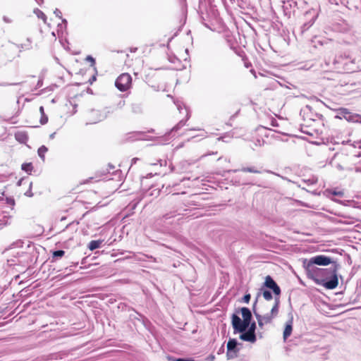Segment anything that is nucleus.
Listing matches in <instances>:
<instances>
[{"mask_svg":"<svg viewBox=\"0 0 361 361\" xmlns=\"http://www.w3.org/2000/svg\"><path fill=\"white\" fill-rule=\"evenodd\" d=\"M331 263V258L325 255H317L311 257L309 260L304 262V267L309 278L314 280L317 284L322 285L326 289H334L338 285V279L336 274V268L333 270L331 280L324 281L319 280V277L323 276L326 269H319L314 264L319 266H327Z\"/></svg>","mask_w":361,"mask_h":361,"instance_id":"1","label":"nucleus"},{"mask_svg":"<svg viewBox=\"0 0 361 361\" xmlns=\"http://www.w3.org/2000/svg\"><path fill=\"white\" fill-rule=\"evenodd\" d=\"M240 311L242 314L243 320L235 314L231 317V322L233 328L235 331L243 333L248 328L249 331L255 334L256 324L255 322L251 323L252 312L247 307H241Z\"/></svg>","mask_w":361,"mask_h":361,"instance_id":"2","label":"nucleus"},{"mask_svg":"<svg viewBox=\"0 0 361 361\" xmlns=\"http://www.w3.org/2000/svg\"><path fill=\"white\" fill-rule=\"evenodd\" d=\"M335 68L346 73H352L356 71L355 59L348 54L336 56L333 61Z\"/></svg>","mask_w":361,"mask_h":361,"instance_id":"3","label":"nucleus"},{"mask_svg":"<svg viewBox=\"0 0 361 361\" xmlns=\"http://www.w3.org/2000/svg\"><path fill=\"white\" fill-rule=\"evenodd\" d=\"M320 12V6L317 4L314 7H312L306 11L303 14L304 22L300 27V32L303 35L305 32L312 27L316 20L318 18Z\"/></svg>","mask_w":361,"mask_h":361,"instance_id":"4","label":"nucleus"},{"mask_svg":"<svg viewBox=\"0 0 361 361\" xmlns=\"http://www.w3.org/2000/svg\"><path fill=\"white\" fill-rule=\"evenodd\" d=\"M122 175H123L122 171L120 169H118V170L114 171L113 172H111L108 169H102V170L97 171L95 173L94 177H90V178L85 179V180H93V179H94V178H102L99 180L110 181V180H114L115 178L114 176H118V180H121V179L123 178Z\"/></svg>","mask_w":361,"mask_h":361,"instance_id":"5","label":"nucleus"},{"mask_svg":"<svg viewBox=\"0 0 361 361\" xmlns=\"http://www.w3.org/2000/svg\"><path fill=\"white\" fill-rule=\"evenodd\" d=\"M338 113L335 116V118L342 119L344 118L348 122L361 123V115L358 114L352 113L348 109L341 107L335 109Z\"/></svg>","mask_w":361,"mask_h":361,"instance_id":"6","label":"nucleus"},{"mask_svg":"<svg viewBox=\"0 0 361 361\" xmlns=\"http://www.w3.org/2000/svg\"><path fill=\"white\" fill-rule=\"evenodd\" d=\"M300 115L302 117L304 121L310 120L315 121L317 119H319L322 121V126H324V118L323 115L313 111L312 107L310 105H306L304 108H302L300 111Z\"/></svg>","mask_w":361,"mask_h":361,"instance_id":"7","label":"nucleus"},{"mask_svg":"<svg viewBox=\"0 0 361 361\" xmlns=\"http://www.w3.org/2000/svg\"><path fill=\"white\" fill-rule=\"evenodd\" d=\"M132 83V77L129 73H122L115 81L116 87L121 92L128 90Z\"/></svg>","mask_w":361,"mask_h":361,"instance_id":"8","label":"nucleus"},{"mask_svg":"<svg viewBox=\"0 0 361 361\" xmlns=\"http://www.w3.org/2000/svg\"><path fill=\"white\" fill-rule=\"evenodd\" d=\"M257 300H256L255 302L253 304L252 310L253 313L257 320V323L261 329H263V326L264 324H269L272 322V319L274 318L273 315H271L270 313L267 314L265 315L262 316L256 311V305H257Z\"/></svg>","mask_w":361,"mask_h":361,"instance_id":"9","label":"nucleus"},{"mask_svg":"<svg viewBox=\"0 0 361 361\" xmlns=\"http://www.w3.org/2000/svg\"><path fill=\"white\" fill-rule=\"evenodd\" d=\"M107 113H110V111H108L103 114L99 110L91 109L87 114L88 122L87 124H94L104 120L107 117Z\"/></svg>","mask_w":361,"mask_h":361,"instance_id":"10","label":"nucleus"},{"mask_svg":"<svg viewBox=\"0 0 361 361\" xmlns=\"http://www.w3.org/2000/svg\"><path fill=\"white\" fill-rule=\"evenodd\" d=\"M186 111V116L185 118L180 120L171 130L169 133H166L164 135V141H168L169 140V137L172 132H176L178 130H180L181 128H183L184 126H185L186 122L189 120L190 118V111L185 108Z\"/></svg>","mask_w":361,"mask_h":361,"instance_id":"11","label":"nucleus"},{"mask_svg":"<svg viewBox=\"0 0 361 361\" xmlns=\"http://www.w3.org/2000/svg\"><path fill=\"white\" fill-rule=\"evenodd\" d=\"M265 286L271 289L274 293L276 295H279L281 293V289L276 283L273 280L270 276H267L265 278Z\"/></svg>","mask_w":361,"mask_h":361,"instance_id":"12","label":"nucleus"},{"mask_svg":"<svg viewBox=\"0 0 361 361\" xmlns=\"http://www.w3.org/2000/svg\"><path fill=\"white\" fill-rule=\"evenodd\" d=\"M145 133L143 131H134L130 132L126 135V140L128 142H133L140 140H147L145 137Z\"/></svg>","mask_w":361,"mask_h":361,"instance_id":"13","label":"nucleus"},{"mask_svg":"<svg viewBox=\"0 0 361 361\" xmlns=\"http://www.w3.org/2000/svg\"><path fill=\"white\" fill-rule=\"evenodd\" d=\"M14 136L16 140L21 144H26L29 138L27 133L23 130L17 131Z\"/></svg>","mask_w":361,"mask_h":361,"instance_id":"14","label":"nucleus"},{"mask_svg":"<svg viewBox=\"0 0 361 361\" xmlns=\"http://www.w3.org/2000/svg\"><path fill=\"white\" fill-rule=\"evenodd\" d=\"M240 338L245 341H248L250 343H255L256 341V335L252 331H247L246 332H243L240 335Z\"/></svg>","mask_w":361,"mask_h":361,"instance_id":"15","label":"nucleus"},{"mask_svg":"<svg viewBox=\"0 0 361 361\" xmlns=\"http://www.w3.org/2000/svg\"><path fill=\"white\" fill-rule=\"evenodd\" d=\"M324 193L329 196V195H333L336 196H338L340 197H342L344 196V192L343 190L339 189L338 188H334V189H326Z\"/></svg>","mask_w":361,"mask_h":361,"instance_id":"16","label":"nucleus"},{"mask_svg":"<svg viewBox=\"0 0 361 361\" xmlns=\"http://www.w3.org/2000/svg\"><path fill=\"white\" fill-rule=\"evenodd\" d=\"M293 331V322L292 321L288 322L285 326L283 331V339L286 340L292 334Z\"/></svg>","mask_w":361,"mask_h":361,"instance_id":"17","label":"nucleus"},{"mask_svg":"<svg viewBox=\"0 0 361 361\" xmlns=\"http://www.w3.org/2000/svg\"><path fill=\"white\" fill-rule=\"evenodd\" d=\"M237 341L234 338H230L227 343V350L228 351H234L236 353L238 350H236Z\"/></svg>","mask_w":361,"mask_h":361,"instance_id":"18","label":"nucleus"},{"mask_svg":"<svg viewBox=\"0 0 361 361\" xmlns=\"http://www.w3.org/2000/svg\"><path fill=\"white\" fill-rule=\"evenodd\" d=\"M39 112H40V114H41V117H40V120H39V123L42 124V125H44L46 123H47L48 122V116L47 115L44 113V106H41L39 107Z\"/></svg>","mask_w":361,"mask_h":361,"instance_id":"19","label":"nucleus"},{"mask_svg":"<svg viewBox=\"0 0 361 361\" xmlns=\"http://www.w3.org/2000/svg\"><path fill=\"white\" fill-rule=\"evenodd\" d=\"M33 13L37 16L38 18L42 19L44 23H47V16L41 10L35 8L33 11Z\"/></svg>","mask_w":361,"mask_h":361,"instance_id":"20","label":"nucleus"},{"mask_svg":"<svg viewBox=\"0 0 361 361\" xmlns=\"http://www.w3.org/2000/svg\"><path fill=\"white\" fill-rule=\"evenodd\" d=\"M231 2H238V6L243 9L247 8L250 5L248 0H230Z\"/></svg>","mask_w":361,"mask_h":361,"instance_id":"21","label":"nucleus"},{"mask_svg":"<svg viewBox=\"0 0 361 361\" xmlns=\"http://www.w3.org/2000/svg\"><path fill=\"white\" fill-rule=\"evenodd\" d=\"M47 151H48V148L45 145H42L41 147H39V149L37 150V154H38V156L39 157V158L42 161H44V159H45L44 154Z\"/></svg>","mask_w":361,"mask_h":361,"instance_id":"22","label":"nucleus"},{"mask_svg":"<svg viewBox=\"0 0 361 361\" xmlns=\"http://www.w3.org/2000/svg\"><path fill=\"white\" fill-rule=\"evenodd\" d=\"M21 169L26 172L28 174L31 173V171L33 169V166L32 163H24L21 166Z\"/></svg>","mask_w":361,"mask_h":361,"instance_id":"23","label":"nucleus"},{"mask_svg":"<svg viewBox=\"0 0 361 361\" xmlns=\"http://www.w3.org/2000/svg\"><path fill=\"white\" fill-rule=\"evenodd\" d=\"M101 243H102V240H92L90 242V243L88 245V248L90 250H94L99 247Z\"/></svg>","mask_w":361,"mask_h":361,"instance_id":"24","label":"nucleus"},{"mask_svg":"<svg viewBox=\"0 0 361 361\" xmlns=\"http://www.w3.org/2000/svg\"><path fill=\"white\" fill-rule=\"evenodd\" d=\"M85 61L90 62V66L94 68V71H96V69H97V68L95 66L96 61H95V59L92 56L87 55L85 58Z\"/></svg>","mask_w":361,"mask_h":361,"instance_id":"25","label":"nucleus"},{"mask_svg":"<svg viewBox=\"0 0 361 361\" xmlns=\"http://www.w3.org/2000/svg\"><path fill=\"white\" fill-rule=\"evenodd\" d=\"M131 109L134 114L142 113V106L140 104H133L131 105Z\"/></svg>","mask_w":361,"mask_h":361,"instance_id":"26","label":"nucleus"},{"mask_svg":"<svg viewBox=\"0 0 361 361\" xmlns=\"http://www.w3.org/2000/svg\"><path fill=\"white\" fill-rule=\"evenodd\" d=\"M279 313V302H276V304L272 307L271 310L270 314L275 317Z\"/></svg>","mask_w":361,"mask_h":361,"instance_id":"27","label":"nucleus"},{"mask_svg":"<svg viewBox=\"0 0 361 361\" xmlns=\"http://www.w3.org/2000/svg\"><path fill=\"white\" fill-rule=\"evenodd\" d=\"M65 255V252L63 250H56L53 252L52 253V258L55 259L57 257H62Z\"/></svg>","mask_w":361,"mask_h":361,"instance_id":"28","label":"nucleus"},{"mask_svg":"<svg viewBox=\"0 0 361 361\" xmlns=\"http://www.w3.org/2000/svg\"><path fill=\"white\" fill-rule=\"evenodd\" d=\"M262 295L264 298L267 300H270L272 299V294L269 290H264Z\"/></svg>","mask_w":361,"mask_h":361,"instance_id":"29","label":"nucleus"},{"mask_svg":"<svg viewBox=\"0 0 361 361\" xmlns=\"http://www.w3.org/2000/svg\"><path fill=\"white\" fill-rule=\"evenodd\" d=\"M287 5H288L290 7H292L293 6H296L297 2L293 0H288L284 3L283 8H287Z\"/></svg>","mask_w":361,"mask_h":361,"instance_id":"30","label":"nucleus"},{"mask_svg":"<svg viewBox=\"0 0 361 361\" xmlns=\"http://www.w3.org/2000/svg\"><path fill=\"white\" fill-rule=\"evenodd\" d=\"M97 70L94 71V74L92 75V77L89 79L88 82L92 85L94 82L97 80Z\"/></svg>","mask_w":361,"mask_h":361,"instance_id":"31","label":"nucleus"},{"mask_svg":"<svg viewBox=\"0 0 361 361\" xmlns=\"http://www.w3.org/2000/svg\"><path fill=\"white\" fill-rule=\"evenodd\" d=\"M242 171L244 172H250V173H258L259 172L258 171L255 170L254 168H252V167L243 168L242 169Z\"/></svg>","mask_w":361,"mask_h":361,"instance_id":"32","label":"nucleus"},{"mask_svg":"<svg viewBox=\"0 0 361 361\" xmlns=\"http://www.w3.org/2000/svg\"><path fill=\"white\" fill-rule=\"evenodd\" d=\"M250 298H251V295L250 293H247V294H245L243 298H242V301L245 302V303H248L250 300Z\"/></svg>","mask_w":361,"mask_h":361,"instance_id":"33","label":"nucleus"},{"mask_svg":"<svg viewBox=\"0 0 361 361\" xmlns=\"http://www.w3.org/2000/svg\"><path fill=\"white\" fill-rule=\"evenodd\" d=\"M22 82H14V83L1 82V83H0V86L5 87V86H8V85H19Z\"/></svg>","mask_w":361,"mask_h":361,"instance_id":"34","label":"nucleus"},{"mask_svg":"<svg viewBox=\"0 0 361 361\" xmlns=\"http://www.w3.org/2000/svg\"><path fill=\"white\" fill-rule=\"evenodd\" d=\"M54 13L59 18H62V13H61V11L59 8H56L54 10Z\"/></svg>","mask_w":361,"mask_h":361,"instance_id":"35","label":"nucleus"},{"mask_svg":"<svg viewBox=\"0 0 361 361\" xmlns=\"http://www.w3.org/2000/svg\"><path fill=\"white\" fill-rule=\"evenodd\" d=\"M125 104H126V102H125V100H123V99H121V100L118 102V104H117V108H118V109H121V108H123V107L125 106Z\"/></svg>","mask_w":361,"mask_h":361,"instance_id":"36","label":"nucleus"},{"mask_svg":"<svg viewBox=\"0 0 361 361\" xmlns=\"http://www.w3.org/2000/svg\"><path fill=\"white\" fill-rule=\"evenodd\" d=\"M271 125L274 127H277L279 126V123L277 122V121L276 120V118H271Z\"/></svg>","mask_w":361,"mask_h":361,"instance_id":"37","label":"nucleus"},{"mask_svg":"<svg viewBox=\"0 0 361 361\" xmlns=\"http://www.w3.org/2000/svg\"><path fill=\"white\" fill-rule=\"evenodd\" d=\"M169 60L171 63H175L176 61H178V62L180 61L179 59L175 56H173L172 57H169Z\"/></svg>","mask_w":361,"mask_h":361,"instance_id":"38","label":"nucleus"},{"mask_svg":"<svg viewBox=\"0 0 361 361\" xmlns=\"http://www.w3.org/2000/svg\"><path fill=\"white\" fill-rule=\"evenodd\" d=\"M42 85H43V79L40 78L37 81V83L36 85V89L41 87Z\"/></svg>","mask_w":361,"mask_h":361,"instance_id":"39","label":"nucleus"},{"mask_svg":"<svg viewBox=\"0 0 361 361\" xmlns=\"http://www.w3.org/2000/svg\"><path fill=\"white\" fill-rule=\"evenodd\" d=\"M314 43H318L320 45H323L324 44L326 43V42L325 40H320V39H317V38L315 37V39L313 41Z\"/></svg>","mask_w":361,"mask_h":361,"instance_id":"40","label":"nucleus"},{"mask_svg":"<svg viewBox=\"0 0 361 361\" xmlns=\"http://www.w3.org/2000/svg\"><path fill=\"white\" fill-rule=\"evenodd\" d=\"M354 147H358L361 149V141L354 142L353 144H351Z\"/></svg>","mask_w":361,"mask_h":361,"instance_id":"41","label":"nucleus"},{"mask_svg":"<svg viewBox=\"0 0 361 361\" xmlns=\"http://www.w3.org/2000/svg\"><path fill=\"white\" fill-rule=\"evenodd\" d=\"M217 153H218L217 152H212L209 153V154H202V155L199 158V159H203L204 157H207V155L216 154Z\"/></svg>","mask_w":361,"mask_h":361,"instance_id":"42","label":"nucleus"},{"mask_svg":"<svg viewBox=\"0 0 361 361\" xmlns=\"http://www.w3.org/2000/svg\"><path fill=\"white\" fill-rule=\"evenodd\" d=\"M61 21H62V23H61V24L64 26V28H65V29H66V27H67V25H68V21H67V20H66V19H65V18H61Z\"/></svg>","mask_w":361,"mask_h":361,"instance_id":"43","label":"nucleus"},{"mask_svg":"<svg viewBox=\"0 0 361 361\" xmlns=\"http://www.w3.org/2000/svg\"><path fill=\"white\" fill-rule=\"evenodd\" d=\"M152 173H147L146 176H141V178L142 179H144V178H151L152 177Z\"/></svg>","mask_w":361,"mask_h":361,"instance_id":"44","label":"nucleus"},{"mask_svg":"<svg viewBox=\"0 0 361 361\" xmlns=\"http://www.w3.org/2000/svg\"><path fill=\"white\" fill-rule=\"evenodd\" d=\"M139 159L138 158H133L132 160H131V166H133V164H135L137 161H138Z\"/></svg>","mask_w":361,"mask_h":361,"instance_id":"45","label":"nucleus"},{"mask_svg":"<svg viewBox=\"0 0 361 361\" xmlns=\"http://www.w3.org/2000/svg\"><path fill=\"white\" fill-rule=\"evenodd\" d=\"M176 361H194L193 360H186L183 358H178L176 360Z\"/></svg>","mask_w":361,"mask_h":361,"instance_id":"46","label":"nucleus"},{"mask_svg":"<svg viewBox=\"0 0 361 361\" xmlns=\"http://www.w3.org/2000/svg\"><path fill=\"white\" fill-rule=\"evenodd\" d=\"M3 20L6 22V23H11V20L8 19V17L6 16H4L3 18Z\"/></svg>","mask_w":361,"mask_h":361,"instance_id":"47","label":"nucleus"},{"mask_svg":"<svg viewBox=\"0 0 361 361\" xmlns=\"http://www.w3.org/2000/svg\"><path fill=\"white\" fill-rule=\"evenodd\" d=\"M351 142V140H344L342 142V144L343 145H346V144H350Z\"/></svg>","mask_w":361,"mask_h":361,"instance_id":"48","label":"nucleus"},{"mask_svg":"<svg viewBox=\"0 0 361 361\" xmlns=\"http://www.w3.org/2000/svg\"><path fill=\"white\" fill-rule=\"evenodd\" d=\"M55 135H56V133H53L49 135V139L52 140L55 137Z\"/></svg>","mask_w":361,"mask_h":361,"instance_id":"49","label":"nucleus"},{"mask_svg":"<svg viewBox=\"0 0 361 361\" xmlns=\"http://www.w3.org/2000/svg\"><path fill=\"white\" fill-rule=\"evenodd\" d=\"M58 32L60 30H62V28L64 27L62 24L59 23L58 24Z\"/></svg>","mask_w":361,"mask_h":361,"instance_id":"50","label":"nucleus"},{"mask_svg":"<svg viewBox=\"0 0 361 361\" xmlns=\"http://www.w3.org/2000/svg\"><path fill=\"white\" fill-rule=\"evenodd\" d=\"M35 1L41 6L44 3V0H35Z\"/></svg>","mask_w":361,"mask_h":361,"instance_id":"51","label":"nucleus"},{"mask_svg":"<svg viewBox=\"0 0 361 361\" xmlns=\"http://www.w3.org/2000/svg\"><path fill=\"white\" fill-rule=\"evenodd\" d=\"M201 18H202V23H203V24H204L207 27H209V25H208L206 23H204V17H203V16H201Z\"/></svg>","mask_w":361,"mask_h":361,"instance_id":"52","label":"nucleus"},{"mask_svg":"<svg viewBox=\"0 0 361 361\" xmlns=\"http://www.w3.org/2000/svg\"><path fill=\"white\" fill-rule=\"evenodd\" d=\"M240 111H238L235 114H233V116H231L230 118V120H232L239 113Z\"/></svg>","mask_w":361,"mask_h":361,"instance_id":"53","label":"nucleus"},{"mask_svg":"<svg viewBox=\"0 0 361 361\" xmlns=\"http://www.w3.org/2000/svg\"><path fill=\"white\" fill-rule=\"evenodd\" d=\"M109 169H115V166L114 165H112L111 164H109L108 165Z\"/></svg>","mask_w":361,"mask_h":361,"instance_id":"54","label":"nucleus"},{"mask_svg":"<svg viewBox=\"0 0 361 361\" xmlns=\"http://www.w3.org/2000/svg\"><path fill=\"white\" fill-rule=\"evenodd\" d=\"M266 173H267L271 174V175H273V176H274L279 177V175H277V174H276V173H271V172H269V171H266Z\"/></svg>","mask_w":361,"mask_h":361,"instance_id":"55","label":"nucleus"},{"mask_svg":"<svg viewBox=\"0 0 361 361\" xmlns=\"http://www.w3.org/2000/svg\"><path fill=\"white\" fill-rule=\"evenodd\" d=\"M301 131H302V133H305V134H307V135H312V133H309V132H305V130H303L302 129H301Z\"/></svg>","mask_w":361,"mask_h":361,"instance_id":"56","label":"nucleus"},{"mask_svg":"<svg viewBox=\"0 0 361 361\" xmlns=\"http://www.w3.org/2000/svg\"><path fill=\"white\" fill-rule=\"evenodd\" d=\"M336 168H338V169H341V170L343 169V167L341 164H337Z\"/></svg>","mask_w":361,"mask_h":361,"instance_id":"57","label":"nucleus"},{"mask_svg":"<svg viewBox=\"0 0 361 361\" xmlns=\"http://www.w3.org/2000/svg\"><path fill=\"white\" fill-rule=\"evenodd\" d=\"M181 180H183V181H185V180H190V178L184 177Z\"/></svg>","mask_w":361,"mask_h":361,"instance_id":"58","label":"nucleus"},{"mask_svg":"<svg viewBox=\"0 0 361 361\" xmlns=\"http://www.w3.org/2000/svg\"><path fill=\"white\" fill-rule=\"evenodd\" d=\"M360 171H361L360 168L356 167V168L355 169V172H360Z\"/></svg>","mask_w":361,"mask_h":361,"instance_id":"59","label":"nucleus"},{"mask_svg":"<svg viewBox=\"0 0 361 361\" xmlns=\"http://www.w3.org/2000/svg\"><path fill=\"white\" fill-rule=\"evenodd\" d=\"M66 43L68 44V41L67 39H65L64 43L61 42L62 46H63V47H64V44H66Z\"/></svg>","mask_w":361,"mask_h":361,"instance_id":"60","label":"nucleus"},{"mask_svg":"<svg viewBox=\"0 0 361 361\" xmlns=\"http://www.w3.org/2000/svg\"><path fill=\"white\" fill-rule=\"evenodd\" d=\"M66 43L68 44V41L67 39H65L64 43L61 42L62 46H63V47H64V44H66Z\"/></svg>","mask_w":361,"mask_h":361,"instance_id":"61","label":"nucleus"},{"mask_svg":"<svg viewBox=\"0 0 361 361\" xmlns=\"http://www.w3.org/2000/svg\"><path fill=\"white\" fill-rule=\"evenodd\" d=\"M66 43L68 44V41L67 39H65L64 43L61 42L62 46H63V47H64V44H66Z\"/></svg>","mask_w":361,"mask_h":361,"instance_id":"62","label":"nucleus"},{"mask_svg":"<svg viewBox=\"0 0 361 361\" xmlns=\"http://www.w3.org/2000/svg\"><path fill=\"white\" fill-rule=\"evenodd\" d=\"M87 92L92 93V90L90 88H87Z\"/></svg>","mask_w":361,"mask_h":361,"instance_id":"63","label":"nucleus"},{"mask_svg":"<svg viewBox=\"0 0 361 361\" xmlns=\"http://www.w3.org/2000/svg\"><path fill=\"white\" fill-rule=\"evenodd\" d=\"M154 131V129H150L149 130H148L149 133H153Z\"/></svg>","mask_w":361,"mask_h":361,"instance_id":"64","label":"nucleus"}]
</instances>
